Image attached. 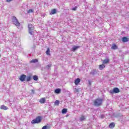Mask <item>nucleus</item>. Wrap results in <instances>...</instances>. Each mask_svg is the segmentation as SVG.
I'll return each mask as SVG.
<instances>
[{"instance_id":"nucleus-1","label":"nucleus","mask_w":129,"mask_h":129,"mask_svg":"<svg viewBox=\"0 0 129 129\" xmlns=\"http://www.w3.org/2000/svg\"><path fill=\"white\" fill-rule=\"evenodd\" d=\"M102 102H103V99L100 98H98L94 100L93 103L95 106L98 107L102 105Z\"/></svg>"},{"instance_id":"nucleus-2","label":"nucleus","mask_w":129,"mask_h":129,"mask_svg":"<svg viewBox=\"0 0 129 129\" xmlns=\"http://www.w3.org/2000/svg\"><path fill=\"white\" fill-rule=\"evenodd\" d=\"M41 121H42V117L38 116L35 119L31 121V123H32V124H34V123H39Z\"/></svg>"},{"instance_id":"nucleus-3","label":"nucleus","mask_w":129,"mask_h":129,"mask_svg":"<svg viewBox=\"0 0 129 129\" xmlns=\"http://www.w3.org/2000/svg\"><path fill=\"white\" fill-rule=\"evenodd\" d=\"M12 22L15 26H17V27H20L21 26V24L19 23V21H18V19H17V18L16 17H13L12 19Z\"/></svg>"},{"instance_id":"nucleus-4","label":"nucleus","mask_w":129,"mask_h":129,"mask_svg":"<svg viewBox=\"0 0 129 129\" xmlns=\"http://www.w3.org/2000/svg\"><path fill=\"white\" fill-rule=\"evenodd\" d=\"M28 28H29V33L30 35H33L34 33V27H33V25L31 24H28Z\"/></svg>"},{"instance_id":"nucleus-5","label":"nucleus","mask_w":129,"mask_h":129,"mask_svg":"<svg viewBox=\"0 0 129 129\" xmlns=\"http://www.w3.org/2000/svg\"><path fill=\"white\" fill-rule=\"evenodd\" d=\"M109 92L111 94H113V93H118L119 92V90L117 88H114L113 90H110Z\"/></svg>"},{"instance_id":"nucleus-6","label":"nucleus","mask_w":129,"mask_h":129,"mask_svg":"<svg viewBox=\"0 0 129 129\" xmlns=\"http://www.w3.org/2000/svg\"><path fill=\"white\" fill-rule=\"evenodd\" d=\"M26 78H27V76L26 75H22L20 76L19 80L21 81V82H24L26 80Z\"/></svg>"},{"instance_id":"nucleus-7","label":"nucleus","mask_w":129,"mask_h":129,"mask_svg":"<svg viewBox=\"0 0 129 129\" xmlns=\"http://www.w3.org/2000/svg\"><path fill=\"white\" fill-rule=\"evenodd\" d=\"M39 102L40 103H41V104H43L44 103H46V98H41L40 100H39Z\"/></svg>"},{"instance_id":"nucleus-8","label":"nucleus","mask_w":129,"mask_h":129,"mask_svg":"<svg viewBox=\"0 0 129 129\" xmlns=\"http://www.w3.org/2000/svg\"><path fill=\"white\" fill-rule=\"evenodd\" d=\"M80 81H81V80H80V79L77 78L75 80V84H76V85H78L79 84V83H80Z\"/></svg>"},{"instance_id":"nucleus-9","label":"nucleus","mask_w":129,"mask_h":129,"mask_svg":"<svg viewBox=\"0 0 129 129\" xmlns=\"http://www.w3.org/2000/svg\"><path fill=\"white\" fill-rule=\"evenodd\" d=\"M121 40L124 42V43H125L126 42L129 41V38L126 37H124L122 38Z\"/></svg>"},{"instance_id":"nucleus-10","label":"nucleus","mask_w":129,"mask_h":129,"mask_svg":"<svg viewBox=\"0 0 129 129\" xmlns=\"http://www.w3.org/2000/svg\"><path fill=\"white\" fill-rule=\"evenodd\" d=\"M105 68V66L103 63L102 64L99 65V69L100 70H103Z\"/></svg>"},{"instance_id":"nucleus-11","label":"nucleus","mask_w":129,"mask_h":129,"mask_svg":"<svg viewBox=\"0 0 129 129\" xmlns=\"http://www.w3.org/2000/svg\"><path fill=\"white\" fill-rule=\"evenodd\" d=\"M56 13H57V10H56L55 9H53L51 10V12H50V15H55V14H56Z\"/></svg>"},{"instance_id":"nucleus-12","label":"nucleus","mask_w":129,"mask_h":129,"mask_svg":"<svg viewBox=\"0 0 129 129\" xmlns=\"http://www.w3.org/2000/svg\"><path fill=\"white\" fill-rule=\"evenodd\" d=\"M114 126H115V124L114 123V122H111L109 125V128H113Z\"/></svg>"},{"instance_id":"nucleus-13","label":"nucleus","mask_w":129,"mask_h":129,"mask_svg":"<svg viewBox=\"0 0 129 129\" xmlns=\"http://www.w3.org/2000/svg\"><path fill=\"white\" fill-rule=\"evenodd\" d=\"M109 63V59H105L103 60V64H108Z\"/></svg>"},{"instance_id":"nucleus-14","label":"nucleus","mask_w":129,"mask_h":129,"mask_svg":"<svg viewBox=\"0 0 129 129\" xmlns=\"http://www.w3.org/2000/svg\"><path fill=\"white\" fill-rule=\"evenodd\" d=\"M118 47L115 43L112 45L111 49H113V50H116V49H118Z\"/></svg>"},{"instance_id":"nucleus-15","label":"nucleus","mask_w":129,"mask_h":129,"mask_svg":"<svg viewBox=\"0 0 129 129\" xmlns=\"http://www.w3.org/2000/svg\"><path fill=\"white\" fill-rule=\"evenodd\" d=\"M46 55L48 56H51V53H50V48H48L46 51L45 52Z\"/></svg>"},{"instance_id":"nucleus-16","label":"nucleus","mask_w":129,"mask_h":129,"mask_svg":"<svg viewBox=\"0 0 129 129\" xmlns=\"http://www.w3.org/2000/svg\"><path fill=\"white\" fill-rule=\"evenodd\" d=\"M55 93L57 94H59V93H61V89H56L54 91Z\"/></svg>"},{"instance_id":"nucleus-17","label":"nucleus","mask_w":129,"mask_h":129,"mask_svg":"<svg viewBox=\"0 0 129 129\" xmlns=\"http://www.w3.org/2000/svg\"><path fill=\"white\" fill-rule=\"evenodd\" d=\"M1 109H3L4 110H7V109H8V107L5 105H2L1 106Z\"/></svg>"},{"instance_id":"nucleus-18","label":"nucleus","mask_w":129,"mask_h":129,"mask_svg":"<svg viewBox=\"0 0 129 129\" xmlns=\"http://www.w3.org/2000/svg\"><path fill=\"white\" fill-rule=\"evenodd\" d=\"M79 48H80V46H74V47L72 48V51H73V52H75V51H76L77 49H79Z\"/></svg>"},{"instance_id":"nucleus-19","label":"nucleus","mask_w":129,"mask_h":129,"mask_svg":"<svg viewBox=\"0 0 129 129\" xmlns=\"http://www.w3.org/2000/svg\"><path fill=\"white\" fill-rule=\"evenodd\" d=\"M84 119H85V116H84V115H81L80 118V120H81V121H83Z\"/></svg>"},{"instance_id":"nucleus-20","label":"nucleus","mask_w":129,"mask_h":129,"mask_svg":"<svg viewBox=\"0 0 129 129\" xmlns=\"http://www.w3.org/2000/svg\"><path fill=\"white\" fill-rule=\"evenodd\" d=\"M67 109H66V108H63V109H62V114H65V113H67Z\"/></svg>"},{"instance_id":"nucleus-21","label":"nucleus","mask_w":129,"mask_h":129,"mask_svg":"<svg viewBox=\"0 0 129 129\" xmlns=\"http://www.w3.org/2000/svg\"><path fill=\"white\" fill-rule=\"evenodd\" d=\"M31 79H32V77L31 76H28L27 77L26 81L27 82H29V81H31Z\"/></svg>"},{"instance_id":"nucleus-22","label":"nucleus","mask_w":129,"mask_h":129,"mask_svg":"<svg viewBox=\"0 0 129 129\" xmlns=\"http://www.w3.org/2000/svg\"><path fill=\"white\" fill-rule=\"evenodd\" d=\"M32 13H34V10L33 9H29L27 11V14H32Z\"/></svg>"},{"instance_id":"nucleus-23","label":"nucleus","mask_w":129,"mask_h":129,"mask_svg":"<svg viewBox=\"0 0 129 129\" xmlns=\"http://www.w3.org/2000/svg\"><path fill=\"white\" fill-rule=\"evenodd\" d=\"M37 62H38V59H32L30 61L31 63H37Z\"/></svg>"},{"instance_id":"nucleus-24","label":"nucleus","mask_w":129,"mask_h":129,"mask_svg":"<svg viewBox=\"0 0 129 129\" xmlns=\"http://www.w3.org/2000/svg\"><path fill=\"white\" fill-rule=\"evenodd\" d=\"M33 80H34L35 81H38V77L37 76H33Z\"/></svg>"},{"instance_id":"nucleus-25","label":"nucleus","mask_w":129,"mask_h":129,"mask_svg":"<svg viewBox=\"0 0 129 129\" xmlns=\"http://www.w3.org/2000/svg\"><path fill=\"white\" fill-rule=\"evenodd\" d=\"M55 105H59L60 104V102L58 100H56L54 102Z\"/></svg>"},{"instance_id":"nucleus-26","label":"nucleus","mask_w":129,"mask_h":129,"mask_svg":"<svg viewBox=\"0 0 129 129\" xmlns=\"http://www.w3.org/2000/svg\"><path fill=\"white\" fill-rule=\"evenodd\" d=\"M50 128V127L48 126L47 125L43 126L42 128V129H48Z\"/></svg>"},{"instance_id":"nucleus-27","label":"nucleus","mask_w":129,"mask_h":129,"mask_svg":"<svg viewBox=\"0 0 129 129\" xmlns=\"http://www.w3.org/2000/svg\"><path fill=\"white\" fill-rule=\"evenodd\" d=\"M51 66H52V64H48L46 66V67L48 68V69H50V68H51Z\"/></svg>"},{"instance_id":"nucleus-28","label":"nucleus","mask_w":129,"mask_h":129,"mask_svg":"<svg viewBox=\"0 0 129 129\" xmlns=\"http://www.w3.org/2000/svg\"><path fill=\"white\" fill-rule=\"evenodd\" d=\"M77 10V7H75V8L72 9V11H76Z\"/></svg>"},{"instance_id":"nucleus-29","label":"nucleus","mask_w":129,"mask_h":129,"mask_svg":"<svg viewBox=\"0 0 129 129\" xmlns=\"http://www.w3.org/2000/svg\"><path fill=\"white\" fill-rule=\"evenodd\" d=\"M75 91L76 92H79V89L75 88Z\"/></svg>"},{"instance_id":"nucleus-30","label":"nucleus","mask_w":129,"mask_h":129,"mask_svg":"<svg viewBox=\"0 0 129 129\" xmlns=\"http://www.w3.org/2000/svg\"><path fill=\"white\" fill-rule=\"evenodd\" d=\"M13 0H6L7 3H11Z\"/></svg>"},{"instance_id":"nucleus-31","label":"nucleus","mask_w":129,"mask_h":129,"mask_svg":"<svg viewBox=\"0 0 129 129\" xmlns=\"http://www.w3.org/2000/svg\"><path fill=\"white\" fill-rule=\"evenodd\" d=\"M31 92H32V93H35V90H31Z\"/></svg>"},{"instance_id":"nucleus-32","label":"nucleus","mask_w":129,"mask_h":129,"mask_svg":"<svg viewBox=\"0 0 129 129\" xmlns=\"http://www.w3.org/2000/svg\"><path fill=\"white\" fill-rule=\"evenodd\" d=\"M89 84L90 85H91V82H89Z\"/></svg>"},{"instance_id":"nucleus-33","label":"nucleus","mask_w":129,"mask_h":129,"mask_svg":"<svg viewBox=\"0 0 129 129\" xmlns=\"http://www.w3.org/2000/svg\"><path fill=\"white\" fill-rule=\"evenodd\" d=\"M1 54H0V58H1Z\"/></svg>"}]
</instances>
